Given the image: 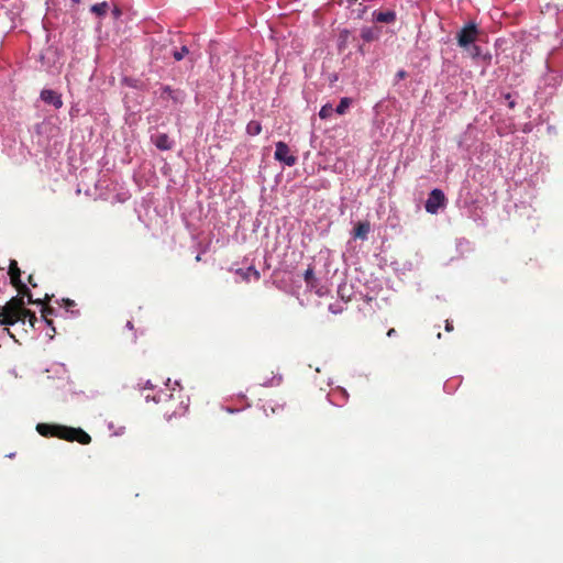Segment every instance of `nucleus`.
Wrapping results in <instances>:
<instances>
[{"mask_svg":"<svg viewBox=\"0 0 563 563\" xmlns=\"http://www.w3.org/2000/svg\"><path fill=\"white\" fill-rule=\"evenodd\" d=\"M396 333H397V332H396V330H395L394 328H391V329H389V330L387 331V336H388V338L395 336V335H396Z\"/></svg>","mask_w":563,"mask_h":563,"instance_id":"28","label":"nucleus"},{"mask_svg":"<svg viewBox=\"0 0 563 563\" xmlns=\"http://www.w3.org/2000/svg\"><path fill=\"white\" fill-rule=\"evenodd\" d=\"M369 230H371L369 222H367V221L358 222L353 230V235L355 239L366 240L367 235L369 233Z\"/></svg>","mask_w":563,"mask_h":563,"instance_id":"11","label":"nucleus"},{"mask_svg":"<svg viewBox=\"0 0 563 563\" xmlns=\"http://www.w3.org/2000/svg\"><path fill=\"white\" fill-rule=\"evenodd\" d=\"M333 111L334 110H333L332 106L330 103H327V104L322 106V108L320 109L319 117L321 119H328L332 115Z\"/></svg>","mask_w":563,"mask_h":563,"instance_id":"21","label":"nucleus"},{"mask_svg":"<svg viewBox=\"0 0 563 563\" xmlns=\"http://www.w3.org/2000/svg\"><path fill=\"white\" fill-rule=\"evenodd\" d=\"M262 132V125L258 121H250L246 125V133L249 135H258Z\"/></svg>","mask_w":563,"mask_h":563,"instance_id":"18","label":"nucleus"},{"mask_svg":"<svg viewBox=\"0 0 563 563\" xmlns=\"http://www.w3.org/2000/svg\"><path fill=\"white\" fill-rule=\"evenodd\" d=\"M236 274H239L242 277V279L247 283L251 282L252 279L258 280L261 278L260 272L253 266L249 267L247 269L240 268L236 271Z\"/></svg>","mask_w":563,"mask_h":563,"instance_id":"12","label":"nucleus"},{"mask_svg":"<svg viewBox=\"0 0 563 563\" xmlns=\"http://www.w3.org/2000/svg\"><path fill=\"white\" fill-rule=\"evenodd\" d=\"M79 2H80V0H71V3H73V4H77V3H79Z\"/></svg>","mask_w":563,"mask_h":563,"instance_id":"33","label":"nucleus"},{"mask_svg":"<svg viewBox=\"0 0 563 563\" xmlns=\"http://www.w3.org/2000/svg\"><path fill=\"white\" fill-rule=\"evenodd\" d=\"M70 312H71V314H75V316H77V314H78V311H73V310H71Z\"/></svg>","mask_w":563,"mask_h":563,"instance_id":"35","label":"nucleus"},{"mask_svg":"<svg viewBox=\"0 0 563 563\" xmlns=\"http://www.w3.org/2000/svg\"><path fill=\"white\" fill-rule=\"evenodd\" d=\"M8 274L10 276V283L14 288L24 284L21 280L22 272H21V269L18 265V262L15 260L10 261Z\"/></svg>","mask_w":563,"mask_h":563,"instance_id":"7","label":"nucleus"},{"mask_svg":"<svg viewBox=\"0 0 563 563\" xmlns=\"http://www.w3.org/2000/svg\"><path fill=\"white\" fill-rule=\"evenodd\" d=\"M338 294L345 302L350 301V296L345 294V286H340Z\"/></svg>","mask_w":563,"mask_h":563,"instance_id":"24","label":"nucleus"},{"mask_svg":"<svg viewBox=\"0 0 563 563\" xmlns=\"http://www.w3.org/2000/svg\"><path fill=\"white\" fill-rule=\"evenodd\" d=\"M350 104H351V99L350 98H347V97L342 98L340 100V103L335 108V112L338 114H344L346 112V110L349 109Z\"/></svg>","mask_w":563,"mask_h":563,"instance_id":"19","label":"nucleus"},{"mask_svg":"<svg viewBox=\"0 0 563 563\" xmlns=\"http://www.w3.org/2000/svg\"><path fill=\"white\" fill-rule=\"evenodd\" d=\"M303 279L306 280L307 284H311L314 280V272L311 266H309L306 269V272L303 274Z\"/></svg>","mask_w":563,"mask_h":563,"instance_id":"22","label":"nucleus"},{"mask_svg":"<svg viewBox=\"0 0 563 563\" xmlns=\"http://www.w3.org/2000/svg\"><path fill=\"white\" fill-rule=\"evenodd\" d=\"M41 99L45 103L54 106L56 109L63 107L62 96L52 89H43L41 91Z\"/></svg>","mask_w":563,"mask_h":563,"instance_id":"6","label":"nucleus"},{"mask_svg":"<svg viewBox=\"0 0 563 563\" xmlns=\"http://www.w3.org/2000/svg\"><path fill=\"white\" fill-rule=\"evenodd\" d=\"M38 321L37 317L35 316V313L33 311H31L30 309H26L23 314H21V319L19 322H21L22 324H25L26 322L29 323V327L31 329H34L35 328V323Z\"/></svg>","mask_w":563,"mask_h":563,"instance_id":"16","label":"nucleus"},{"mask_svg":"<svg viewBox=\"0 0 563 563\" xmlns=\"http://www.w3.org/2000/svg\"><path fill=\"white\" fill-rule=\"evenodd\" d=\"M155 146L161 151H168L173 147V142L165 133H159L152 137Z\"/></svg>","mask_w":563,"mask_h":563,"instance_id":"9","label":"nucleus"},{"mask_svg":"<svg viewBox=\"0 0 563 563\" xmlns=\"http://www.w3.org/2000/svg\"><path fill=\"white\" fill-rule=\"evenodd\" d=\"M27 283L34 288L37 287V283L35 282L34 276L32 274L29 275Z\"/></svg>","mask_w":563,"mask_h":563,"instance_id":"27","label":"nucleus"},{"mask_svg":"<svg viewBox=\"0 0 563 563\" xmlns=\"http://www.w3.org/2000/svg\"><path fill=\"white\" fill-rule=\"evenodd\" d=\"M329 310L330 312H332L333 314H338V313H341L343 311V307L340 306V305H330L329 306Z\"/></svg>","mask_w":563,"mask_h":563,"instance_id":"25","label":"nucleus"},{"mask_svg":"<svg viewBox=\"0 0 563 563\" xmlns=\"http://www.w3.org/2000/svg\"><path fill=\"white\" fill-rule=\"evenodd\" d=\"M514 106H515V102H514V101H511V102L509 103V107H510V108H512Z\"/></svg>","mask_w":563,"mask_h":563,"instance_id":"34","label":"nucleus"},{"mask_svg":"<svg viewBox=\"0 0 563 563\" xmlns=\"http://www.w3.org/2000/svg\"><path fill=\"white\" fill-rule=\"evenodd\" d=\"M36 431L44 438H58L68 442H78L82 445L91 442V437L81 428L41 422L36 424Z\"/></svg>","mask_w":563,"mask_h":563,"instance_id":"1","label":"nucleus"},{"mask_svg":"<svg viewBox=\"0 0 563 563\" xmlns=\"http://www.w3.org/2000/svg\"><path fill=\"white\" fill-rule=\"evenodd\" d=\"M41 312H42V318H43V320L45 321V323H46L48 327H51V328H52V333H49V334H48V336H49L51 339H53V338H54V334H55V328L53 327V321H52V319H49L48 317H49V316H53V314L55 313V309H54L53 307H51V306H44V307H42Z\"/></svg>","mask_w":563,"mask_h":563,"instance_id":"13","label":"nucleus"},{"mask_svg":"<svg viewBox=\"0 0 563 563\" xmlns=\"http://www.w3.org/2000/svg\"><path fill=\"white\" fill-rule=\"evenodd\" d=\"M23 296L12 297L4 306H0V324L13 325L21 319V314L26 310Z\"/></svg>","mask_w":563,"mask_h":563,"instance_id":"2","label":"nucleus"},{"mask_svg":"<svg viewBox=\"0 0 563 563\" xmlns=\"http://www.w3.org/2000/svg\"><path fill=\"white\" fill-rule=\"evenodd\" d=\"M108 10H109V4L106 1L96 3L90 8V11L99 18L104 16L107 14Z\"/></svg>","mask_w":563,"mask_h":563,"instance_id":"17","label":"nucleus"},{"mask_svg":"<svg viewBox=\"0 0 563 563\" xmlns=\"http://www.w3.org/2000/svg\"><path fill=\"white\" fill-rule=\"evenodd\" d=\"M126 327H128V328H130V329H133V324H132V322H131V321H128Z\"/></svg>","mask_w":563,"mask_h":563,"instance_id":"31","label":"nucleus"},{"mask_svg":"<svg viewBox=\"0 0 563 563\" xmlns=\"http://www.w3.org/2000/svg\"><path fill=\"white\" fill-rule=\"evenodd\" d=\"M361 37L365 42H373L378 40L379 37V30L376 27H364L361 31Z\"/></svg>","mask_w":563,"mask_h":563,"instance_id":"15","label":"nucleus"},{"mask_svg":"<svg viewBox=\"0 0 563 563\" xmlns=\"http://www.w3.org/2000/svg\"><path fill=\"white\" fill-rule=\"evenodd\" d=\"M274 157L276 161L291 167L297 163V156L290 153L289 146L285 142H277Z\"/></svg>","mask_w":563,"mask_h":563,"instance_id":"3","label":"nucleus"},{"mask_svg":"<svg viewBox=\"0 0 563 563\" xmlns=\"http://www.w3.org/2000/svg\"><path fill=\"white\" fill-rule=\"evenodd\" d=\"M474 49H475V55H477L478 51H479L478 46H474Z\"/></svg>","mask_w":563,"mask_h":563,"instance_id":"32","label":"nucleus"},{"mask_svg":"<svg viewBox=\"0 0 563 563\" xmlns=\"http://www.w3.org/2000/svg\"><path fill=\"white\" fill-rule=\"evenodd\" d=\"M445 330H446V331H449V332L453 330V325H452V323H451V322L446 321V323H445Z\"/></svg>","mask_w":563,"mask_h":563,"instance_id":"29","label":"nucleus"},{"mask_svg":"<svg viewBox=\"0 0 563 563\" xmlns=\"http://www.w3.org/2000/svg\"><path fill=\"white\" fill-rule=\"evenodd\" d=\"M15 289L18 290V292L21 296H23V300H25V298H26L27 303L40 306V301H41L40 298L33 299L32 292L25 284L16 287Z\"/></svg>","mask_w":563,"mask_h":563,"instance_id":"14","label":"nucleus"},{"mask_svg":"<svg viewBox=\"0 0 563 563\" xmlns=\"http://www.w3.org/2000/svg\"><path fill=\"white\" fill-rule=\"evenodd\" d=\"M159 98L163 100L172 99L176 103L183 101L181 92L179 90H173L169 86L161 88Z\"/></svg>","mask_w":563,"mask_h":563,"instance_id":"8","label":"nucleus"},{"mask_svg":"<svg viewBox=\"0 0 563 563\" xmlns=\"http://www.w3.org/2000/svg\"><path fill=\"white\" fill-rule=\"evenodd\" d=\"M52 297H53V296H49L48 294H46V295L44 296V298H40V300H41V301H40V305H41L42 307H44V306H48V302L52 300Z\"/></svg>","mask_w":563,"mask_h":563,"instance_id":"26","label":"nucleus"},{"mask_svg":"<svg viewBox=\"0 0 563 563\" xmlns=\"http://www.w3.org/2000/svg\"><path fill=\"white\" fill-rule=\"evenodd\" d=\"M405 74H406L405 71H399V73H398V76H399L400 78H404V77H405Z\"/></svg>","mask_w":563,"mask_h":563,"instance_id":"30","label":"nucleus"},{"mask_svg":"<svg viewBox=\"0 0 563 563\" xmlns=\"http://www.w3.org/2000/svg\"><path fill=\"white\" fill-rule=\"evenodd\" d=\"M188 54L189 49L187 46H181L179 49L173 51V57L175 58V60H181Z\"/></svg>","mask_w":563,"mask_h":563,"instance_id":"20","label":"nucleus"},{"mask_svg":"<svg viewBox=\"0 0 563 563\" xmlns=\"http://www.w3.org/2000/svg\"><path fill=\"white\" fill-rule=\"evenodd\" d=\"M373 18L379 23H394L396 21V12L394 10L375 11Z\"/></svg>","mask_w":563,"mask_h":563,"instance_id":"10","label":"nucleus"},{"mask_svg":"<svg viewBox=\"0 0 563 563\" xmlns=\"http://www.w3.org/2000/svg\"><path fill=\"white\" fill-rule=\"evenodd\" d=\"M445 196L442 190L433 189L426 201L424 208L427 212L435 214L440 207L444 205Z\"/></svg>","mask_w":563,"mask_h":563,"instance_id":"5","label":"nucleus"},{"mask_svg":"<svg viewBox=\"0 0 563 563\" xmlns=\"http://www.w3.org/2000/svg\"><path fill=\"white\" fill-rule=\"evenodd\" d=\"M62 302L67 311H70V308H74L76 306L75 301L69 298L62 299Z\"/></svg>","mask_w":563,"mask_h":563,"instance_id":"23","label":"nucleus"},{"mask_svg":"<svg viewBox=\"0 0 563 563\" xmlns=\"http://www.w3.org/2000/svg\"><path fill=\"white\" fill-rule=\"evenodd\" d=\"M478 31L474 23H468L457 33V43L461 47H467L476 41Z\"/></svg>","mask_w":563,"mask_h":563,"instance_id":"4","label":"nucleus"}]
</instances>
